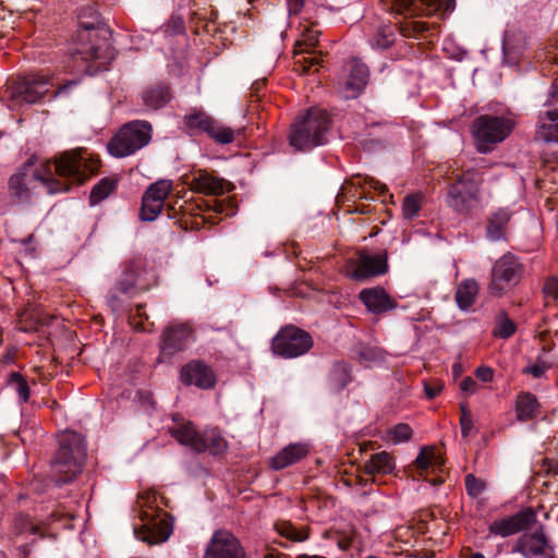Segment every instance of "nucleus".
Here are the masks:
<instances>
[{"instance_id": "864d4df0", "label": "nucleus", "mask_w": 558, "mask_h": 558, "mask_svg": "<svg viewBox=\"0 0 558 558\" xmlns=\"http://www.w3.org/2000/svg\"><path fill=\"white\" fill-rule=\"evenodd\" d=\"M141 287L137 277H132L131 280H128V283L121 282L120 283V290L123 293H129L133 288Z\"/></svg>"}, {"instance_id": "c85d7f7f", "label": "nucleus", "mask_w": 558, "mask_h": 558, "mask_svg": "<svg viewBox=\"0 0 558 558\" xmlns=\"http://www.w3.org/2000/svg\"><path fill=\"white\" fill-rule=\"evenodd\" d=\"M170 434L182 445L190 447L196 452H204V444L201 440L202 433H198L192 423H183L172 427Z\"/></svg>"}, {"instance_id": "6e6552de", "label": "nucleus", "mask_w": 558, "mask_h": 558, "mask_svg": "<svg viewBox=\"0 0 558 558\" xmlns=\"http://www.w3.org/2000/svg\"><path fill=\"white\" fill-rule=\"evenodd\" d=\"M153 126L145 120H133L123 124L107 144L111 156L123 158L131 156L149 144Z\"/></svg>"}, {"instance_id": "4be33fe9", "label": "nucleus", "mask_w": 558, "mask_h": 558, "mask_svg": "<svg viewBox=\"0 0 558 558\" xmlns=\"http://www.w3.org/2000/svg\"><path fill=\"white\" fill-rule=\"evenodd\" d=\"M348 69L349 74L339 82L338 89L343 98L354 99L361 94L367 83L368 70L364 63L356 60H352L348 64Z\"/></svg>"}, {"instance_id": "e433bc0d", "label": "nucleus", "mask_w": 558, "mask_h": 558, "mask_svg": "<svg viewBox=\"0 0 558 558\" xmlns=\"http://www.w3.org/2000/svg\"><path fill=\"white\" fill-rule=\"evenodd\" d=\"M424 195L422 193H412L407 195L402 202V216L404 219L412 220L422 208Z\"/></svg>"}, {"instance_id": "5fc2aeb1", "label": "nucleus", "mask_w": 558, "mask_h": 558, "mask_svg": "<svg viewBox=\"0 0 558 558\" xmlns=\"http://www.w3.org/2000/svg\"><path fill=\"white\" fill-rule=\"evenodd\" d=\"M288 3H289V11L290 12H293V13H298L303 4H304V0H288Z\"/></svg>"}, {"instance_id": "473e14b6", "label": "nucleus", "mask_w": 558, "mask_h": 558, "mask_svg": "<svg viewBox=\"0 0 558 558\" xmlns=\"http://www.w3.org/2000/svg\"><path fill=\"white\" fill-rule=\"evenodd\" d=\"M170 94L167 86H156L143 94V101L148 109L157 110L168 104Z\"/></svg>"}, {"instance_id": "052dcab7", "label": "nucleus", "mask_w": 558, "mask_h": 558, "mask_svg": "<svg viewBox=\"0 0 558 558\" xmlns=\"http://www.w3.org/2000/svg\"><path fill=\"white\" fill-rule=\"evenodd\" d=\"M171 210H172V207L170 205H168V207H167L168 217L174 218L175 216L171 214Z\"/></svg>"}, {"instance_id": "0e129e2a", "label": "nucleus", "mask_w": 558, "mask_h": 558, "mask_svg": "<svg viewBox=\"0 0 558 558\" xmlns=\"http://www.w3.org/2000/svg\"><path fill=\"white\" fill-rule=\"evenodd\" d=\"M299 558H324V557H319V556H303V557H299Z\"/></svg>"}, {"instance_id": "72a5a7b5", "label": "nucleus", "mask_w": 558, "mask_h": 558, "mask_svg": "<svg viewBox=\"0 0 558 558\" xmlns=\"http://www.w3.org/2000/svg\"><path fill=\"white\" fill-rule=\"evenodd\" d=\"M201 440L204 444V452L220 454L227 450V441L217 429H207L202 433Z\"/></svg>"}, {"instance_id": "4468645a", "label": "nucleus", "mask_w": 558, "mask_h": 558, "mask_svg": "<svg viewBox=\"0 0 558 558\" xmlns=\"http://www.w3.org/2000/svg\"><path fill=\"white\" fill-rule=\"evenodd\" d=\"M544 107L538 117L537 136L547 143H558V77L553 81Z\"/></svg>"}, {"instance_id": "f8f14e48", "label": "nucleus", "mask_w": 558, "mask_h": 558, "mask_svg": "<svg viewBox=\"0 0 558 558\" xmlns=\"http://www.w3.org/2000/svg\"><path fill=\"white\" fill-rule=\"evenodd\" d=\"M50 78L40 73L19 77L11 87V100L15 104H36L48 92Z\"/></svg>"}, {"instance_id": "20e7f679", "label": "nucleus", "mask_w": 558, "mask_h": 558, "mask_svg": "<svg viewBox=\"0 0 558 558\" xmlns=\"http://www.w3.org/2000/svg\"><path fill=\"white\" fill-rule=\"evenodd\" d=\"M90 11V21H85L83 14H80V27L77 33L78 47L76 54L83 60H98L101 64L107 63L112 58V49L109 41V29L100 22L98 14L93 9Z\"/></svg>"}, {"instance_id": "2eb2a0df", "label": "nucleus", "mask_w": 558, "mask_h": 558, "mask_svg": "<svg viewBox=\"0 0 558 558\" xmlns=\"http://www.w3.org/2000/svg\"><path fill=\"white\" fill-rule=\"evenodd\" d=\"M320 31L311 26L306 27L295 43L294 65L301 74H305L314 65H318L320 59L313 49L318 44Z\"/></svg>"}, {"instance_id": "a211bd4d", "label": "nucleus", "mask_w": 558, "mask_h": 558, "mask_svg": "<svg viewBox=\"0 0 558 558\" xmlns=\"http://www.w3.org/2000/svg\"><path fill=\"white\" fill-rule=\"evenodd\" d=\"M387 270L386 253L373 255L367 252H360L350 265L349 275L351 278L362 281L384 275Z\"/></svg>"}, {"instance_id": "6ab92c4d", "label": "nucleus", "mask_w": 558, "mask_h": 558, "mask_svg": "<svg viewBox=\"0 0 558 558\" xmlns=\"http://www.w3.org/2000/svg\"><path fill=\"white\" fill-rule=\"evenodd\" d=\"M536 522V512L527 508L511 517L494 521L488 530L492 534L507 537L524 531Z\"/></svg>"}, {"instance_id": "cd10ccee", "label": "nucleus", "mask_w": 558, "mask_h": 558, "mask_svg": "<svg viewBox=\"0 0 558 558\" xmlns=\"http://www.w3.org/2000/svg\"><path fill=\"white\" fill-rule=\"evenodd\" d=\"M511 217L512 211L508 208H498L492 211L487 218V238L494 242L506 239V232Z\"/></svg>"}, {"instance_id": "37998d69", "label": "nucleus", "mask_w": 558, "mask_h": 558, "mask_svg": "<svg viewBox=\"0 0 558 558\" xmlns=\"http://www.w3.org/2000/svg\"><path fill=\"white\" fill-rule=\"evenodd\" d=\"M412 428L405 423H399L389 432L390 440L393 444L409 441L412 437Z\"/></svg>"}, {"instance_id": "7c9ffc66", "label": "nucleus", "mask_w": 558, "mask_h": 558, "mask_svg": "<svg viewBox=\"0 0 558 558\" xmlns=\"http://www.w3.org/2000/svg\"><path fill=\"white\" fill-rule=\"evenodd\" d=\"M478 293V284L473 279L462 281L456 291V302L460 310H469L475 302Z\"/></svg>"}, {"instance_id": "423d86ee", "label": "nucleus", "mask_w": 558, "mask_h": 558, "mask_svg": "<svg viewBox=\"0 0 558 558\" xmlns=\"http://www.w3.org/2000/svg\"><path fill=\"white\" fill-rule=\"evenodd\" d=\"M482 183L481 174L474 169L457 175L447 192L448 206L459 215L471 216L482 205Z\"/></svg>"}, {"instance_id": "de8ad7c7", "label": "nucleus", "mask_w": 558, "mask_h": 558, "mask_svg": "<svg viewBox=\"0 0 558 558\" xmlns=\"http://www.w3.org/2000/svg\"><path fill=\"white\" fill-rule=\"evenodd\" d=\"M543 292L547 299L555 301L558 298V280L556 278L548 279L544 284Z\"/></svg>"}, {"instance_id": "1a4fd4ad", "label": "nucleus", "mask_w": 558, "mask_h": 558, "mask_svg": "<svg viewBox=\"0 0 558 558\" xmlns=\"http://www.w3.org/2000/svg\"><path fill=\"white\" fill-rule=\"evenodd\" d=\"M522 274L523 266L514 255H502L492 268V280L488 284L489 294L502 296L519 283Z\"/></svg>"}, {"instance_id": "c03bdc74", "label": "nucleus", "mask_w": 558, "mask_h": 558, "mask_svg": "<svg viewBox=\"0 0 558 558\" xmlns=\"http://www.w3.org/2000/svg\"><path fill=\"white\" fill-rule=\"evenodd\" d=\"M465 488L469 496L477 498L485 489V482L473 474H468L465 477Z\"/></svg>"}, {"instance_id": "9b49d317", "label": "nucleus", "mask_w": 558, "mask_h": 558, "mask_svg": "<svg viewBox=\"0 0 558 558\" xmlns=\"http://www.w3.org/2000/svg\"><path fill=\"white\" fill-rule=\"evenodd\" d=\"M86 151L75 149L66 151L54 162V171L58 175L70 178L81 184L97 171L98 162L88 160Z\"/></svg>"}, {"instance_id": "4d7b16f0", "label": "nucleus", "mask_w": 558, "mask_h": 558, "mask_svg": "<svg viewBox=\"0 0 558 558\" xmlns=\"http://www.w3.org/2000/svg\"><path fill=\"white\" fill-rule=\"evenodd\" d=\"M214 210L218 214H222L225 211V205L221 202L214 201Z\"/></svg>"}, {"instance_id": "b1692460", "label": "nucleus", "mask_w": 558, "mask_h": 558, "mask_svg": "<svg viewBox=\"0 0 558 558\" xmlns=\"http://www.w3.org/2000/svg\"><path fill=\"white\" fill-rule=\"evenodd\" d=\"M181 380L185 385H195L202 389H209L216 383L213 371L202 362H191L182 367Z\"/></svg>"}, {"instance_id": "f3484780", "label": "nucleus", "mask_w": 558, "mask_h": 558, "mask_svg": "<svg viewBox=\"0 0 558 558\" xmlns=\"http://www.w3.org/2000/svg\"><path fill=\"white\" fill-rule=\"evenodd\" d=\"M172 191L170 180H159L148 186L142 197L141 218L154 221L165 207V201Z\"/></svg>"}, {"instance_id": "393cba45", "label": "nucleus", "mask_w": 558, "mask_h": 558, "mask_svg": "<svg viewBox=\"0 0 558 558\" xmlns=\"http://www.w3.org/2000/svg\"><path fill=\"white\" fill-rule=\"evenodd\" d=\"M193 336V329L187 324L170 326L163 332L162 353L172 355L182 351Z\"/></svg>"}, {"instance_id": "6e6d98bb", "label": "nucleus", "mask_w": 558, "mask_h": 558, "mask_svg": "<svg viewBox=\"0 0 558 558\" xmlns=\"http://www.w3.org/2000/svg\"><path fill=\"white\" fill-rule=\"evenodd\" d=\"M76 85V81H69L64 85L60 86L54 93L53 97H57L58 95L64 94L69 88Z\"/></svg>"}, {"instance_id": "bf43d9fd", "label": "nucleus", "mask_w": 558, "mask_h": 558, "mask_svg": "<svg viewBox=\"0 0 558 558\" xmlns=\"http://www.w3.org/2000/svg\"><path fill=\"white\" fill-rule=\"evenodd\" d=\"M34 241V235L31 234L28 235L26 239H23L21 241V243L24 245V246H27L29 243H32Z\"/></svg>"}, {"instance_id": "13d9d810", "label": "nucleus", "mask_w": 558, "mask_h": 558, "mask_svg": "<svg viewBox=\"0 0 558 558\" xmlns=\"http://www.w3.org/2000/svg\"><path fill=\"white\" fill-rule=\"evenodd\" d=\"M398 558H432V556H428V555L421 556V555H417V554H407V555H401Z\"/></svg>"}, {"instance_id": "f704fd0d", "label": "nucleus", "mask_w": 558, "mask_h": 558, "mask_svg": "<svg viewBox=\"0 0 558 558\" xmlns=\"http://www.w3.org/2000/svg\"><path fill=\"white\" fill-rule=\"evenodd\" d=\"M351 381L350 368L344 362H337L330 371V385L336 391L343 389Z\"/></svg>"}, {"instance_id": "774afa93", "label": "nucleus", "mask_w": 558, "mask_h": 558, "mask_svg": "<svg viewBox=\"0 0 558 558\" xmlns=\"http://www.w3.org/2000/svg\"><path fill=\"white\" fill-rule=\"evenodd\" d=\"M555 474H558V468L555 470Z\"/></svg>"}, {"instance_id": "bb28decb", "label": "nucleus", "mask_w": 558, "mask_h": 558, "mask_svg": "<svg viewBox=\"0 0 558 558\" xmlns=\"http://www.w3.org/2000/svg\"><path fill=\"white\" fill-rule=\"evenodd\" d=\"M360 300L374 314H381L396 307L395 301L383 288H369L360 292Z\"/></svg>"}, {"instance_id": "338daca9", "label": "nucleus", "mask_w": 558, "mask_h": 558, "mask_svg": "<svg viewBox=\"0 0 558 558\" xmlns=\"http://www.w3.org/2000/svg\"><path fill=\"white\" fill-rule=\"evenodd\" d=\"M366 558H378V557H376V556H368V557H366Z\"/></svg>"}, {"instance_id": "ea45409f", "label": "nucleus", "mask_w": 558, "mask_h": 558, "mask_svg": "<svg viewBox=\"0 0 558 558\" xmlns=\"http://www.w3.org/2000/svg\"><path fill=\"white\" fill-rule=\"evenodd\" d=\"M8 383L16 391L21 402L25 403L28 401L29 387L20 373H11Z\"/></svg>"}, {"instance_id": "a878e982", "label": "nucleus", "mask_w": 558, "mask_h": 558, "mask_svg": "<svg viewBox=\"0 0 558 558\" xmlns=\"http://www.w3.org/2000/svg\"><path fill=\"white\" fill-rule=\"evenodd\" d=\"M310 453V446L306 442L290 444L275 454L269 465L274 470H282L302 461Z\"/></svg>"}, {"instance_id": "69168bd1", "label": "nucleus", "mask_w": 558, "mask_h": 558, "mask_svg": "<svg viewBox=\"0 0 558 558\" xmlns=\"http://www.w3.org/2000/svg\"><path fill=\"white\" fill-rule=\"evenodd\" d=\"M440 483H441V480H436V481H435V485H436V484H440Z\"/></svg>"}, {"instance_id": "2f4dec72", "label": "nucleus", "mask_w": 558, "mask_h": 558, "mask_svg": "<svg viewBox=\"0 0 558 558\" xmlns=\"http://www.w3.org/2000/svg\"><path fill=\"white\" fill-rule=\"evenodd\" d=\"M517 417L520 421H529L538 413V402L535 396L530 392L522 393L517 399Z\"/></svg>"}, {"instance_id": "f03ea898", "label": "nucleus", "mask_w": 558, "mask_h": 558, "mask_svg": "<svg viewBox=\"0 0 558 558\" xmlns=\"http://www.w3.org/2000/svg\"><path fill=\"white\" fill-rule=\"evenodd\" d=\"M157 494L146 490L137 495L133 512L142 524L134 527L135 536L149 545L166 542L173 531V519L161 510Z\"/></svg>"}, {"instance_id": "a19ab883", "label": "nucleus", "mask_w": 558, "mask_h": 558, "mask_svg": "<svg viewBox=\"0 0 558 558\" xmlns=\"http://www.w3.org/2000/svg\"><path fill=\"white\" fill-rule=\"evenodd\" d=\"M277 531L281 536L293 542H303L307 538V533L305 531L298 530L289 522H281L277 524Z\"/></svg>"}, {"instance_id": "3c124183", "label": "nucleus", "mask_w": 558, "mask_h": 558, "mask_svg": "<svg viewBox=\"0 0 558 558\" xmlns=\"http://www.w3.org/2000/svg\"><path fill=\"white\" fill-rule=\"evenodd\" d=\"M547 368L548 365L545 363H535L534 365L526 367L524 372L531 374L535 378H538L546 372Z\"/></svg>"}, {"instance_id": "7ed1b4c3", "label": "nucleus", "mask_w": 558, "mask_h": 558, "mask_svg": "<svg viewBox=\"0 0 558 558\" xmlns=\"http://www.w3.org/2000/svg\"><path fill=\"white\" fill-rule=\"evenodd\" d=\"M86 447L81 434L64 430L59 435V448L51 462L52 476L57 484L72 481L83 469Z\"/></svg>"}, {"instance_id": "4c0bfd02", "label": "nucleus", "mask_w": 558, "mask_h": 558, "mask_svg": "<svg viewBox=\"0 0 558 558\" xmlns=\"http://www.w3.org/2000/svg\"><path fill=\"white\" fill-rule=\"evenodd\" d=\"M117 186V182L114 180L105 178L100 180L90 192V203L97 204L108 197Z\"/></svg>"}, {"instance_id": "f257e3e1", "label": "nucleus", "mask_w": 558, "mask_h": 558, "mask_svg": "<svg viewBox=\"0 0 558 558\" xmlns=\"http://www.w3.org/2000/svg\"><path fill=\"white\" fill-rule=\"evenodd\" d=\"M39 185L45 186L49 193H59L69 189L66 184L54 179L50 161L31 156L9 178V196L16 204H26L36 195Z\"/></svg>"}, {"instance_id": "58836bf2", "label": "nucleus", "mask_w": 558, "mask_h": 558, "mask_svg": "<svg viewBox=\"0 0 558 558\" xmlns=\"http://www.w3.org/2000/svg\"><path fill=\"white\" fill-rule=\"evenodd\" d=\"M517 326L505 313H501L496 320L493 335L497 338L508 339L515 332Z\"/></svg>"}, {"instance_id": "e2e57ef3", "label": "nucleus", "mask_w": 558, "mask_h": 558, "mask_svg": "<svg viewBox=\"0 0 558 558\" xmlns=\"http://www.w3.org/2000/svg\"><path fill=\"white\" fill-rule=\"evenodd\" d=\"M471 558H485L482 554H474L471 556Z\"/></svg>"}, {"instance_id": "680f3d73", "label": "nucleus", "mask_w": 558, "mask_h": 558, "mask_svg": "<svg viewBox=\"0 0 558 558\" xmlns=\"http://www.w3.org/2000/svg\"><path fill=\"white\" fill-rule=\"evenodd\" d=\"M131 272H133V270H132V265H129V266L126 267L125 275H129V274H131Z\"/></svg>"}, {"instance_id": "ddd939ff", "label": "nucleus", "mask_w": 558, "mask_h": 558, "mask_svg": "<svg viewBox=\"0 0 558 558\" xmlns=\"http://www.w3.org/2000/svg\"><path fill=\"white\" fill-rule=\"evenodd\" d=\"M185 125L192 131L205 132L219 144H230L234 141V131L201 110H192L184 117Z\"/></svg>"}, {"instance_id": "0eeeda50", "label": "nucleus", "mask_w": 558, "mask_h": 558, "mask_svg": "<svg viewBox=\"0 0 558 558\" xmlns=\"http://www.w3.org/2000/svg\"><path fill=\"white\" fill-rule=\"evenodd\" d=\"M514 129V121L504 116L482 114L472 125L471 133L476 150L481 154L492 151L504 142Z\"/></svg>"}, {"instance_id": "49530a36", "label": "nucleus", "mask_w": 558, "mask_h": 558, "mask_svg": "<svg viewBox=\"0 0 558 558\" xmlns=\"http://www.w3.org/2000/svg\"><path fill=\"white\" fill-rule=\"evenodd\" d=\"M462 415L460 417V426H461V434L463 437L470 436L472 428H473V422L471 418L470 413L465 409L464 405L461 407Z\"/></svg>"}, {"instance_id": "aec40b11", "label": "nucleus", "mask_w": 558, "mask_h": 558, "mask_svg": "<svg viewBox=\"0 0 558 558\" xmlns=\"http://www.w3.org/2000/svg\"><path fill=\"white\" fill-rule=\"evenodd\" d=\"M525 558H554L553 548L542 530L521 535L512 549Z\"/></svg>"}, {"instance_id": "09e8293b", "label": "nucleus", "mask_w": 558, "mask_h": 558, "mask_svg": "<svg viewBox=\"0 0 558 558\" xmlns=\"http://www.w3.org/2000/svg\"><path fill=\"white\" fill-rule=\"evenodd\" d=\"M444 385L440 381L425 383L424 391L428 399H434L442 390Z\"/></svg>"}, {"instance_id": "8fccbe9b", "label": "nucleus", "mask_w": 558, "mask_h": 558, "mask_svg": "<svg viewBox=\"0 0 558 558\" xmlns=\"http://www.w3.org/2000/svg\"><path fill=\"white\" fill-rule=\"evenodd\" d=\"M475 375L480 380L488 383L494 377V371L488 366H480L476 369Z\"/></svg>"}, {"instance_id": "c756f323", "label": "nucleus", "mask_w": 558, "mask_h": 558, "mask_svg": "<svg viewBox=\"0 0 558 558\" xmlns=\"http://www.w3.org/2000/svg\"><path fill=\"white\" fill-rule=\"evenodd\" d=\"M396 469L393 457L387 451L374 453L364 463V472L367 475H386L390 474Z\"/></svg>"}, {"instance_id": "c9c22d12", "label": "nucleus", "mask_w": 558, "mask_h": 558, "mask_svg": "<svg viewBox=\"0 0 558 558\" xmlns=\"http://www.w3.org/2000/svg\"><path fill=\"white\" fill-rule=\"evenodd\" d=\"M414 465L422 476L423 472H426L429 468L440 465V457L433 447H424L416 457Z\"/></svg>"}, {"instance_id": "5701e85b", "label": "nucleus", "mask_w": 558, "mask_h": 558, "mask_svg": "<svg viewBox=\"0 0 558 558\" xmlns=\"http://www.w3.org/2000/svg\"><path fill=\"white\" fill-rule=\"evenodd\" d=\"M193 191L206 195L219 196L233 189V184L225 179L215 177L206 170H196L191 181Z\"/></svg>"}, {"instance_id": "412c9836", "label": "nucleus", "mask_w": 558, "mask_h": 558, "mask_svg": "<svg viewBox=\"0 0 558 558\" xmlns=\"http://www.w3.org/2000/svg\"><path fill=\"white\" fill-rule=\"evenodd\" d=\"M456 0H391L390 9L407 15L432 14L435 11H451Z\"/></svg>"}, {"instance_id": "79ce46f5", "label": "nucleus", "mask_w": 558, "mask_h": 558, "mask_svg": "<svg viewBox=\"0 0 558 558\" xmlns=\"http://www.w3.org/2000/svg\"><path fill=\"white\" fill-rule=\"evenodd\" d=\"M393 43V31L391 26L380 27L371 40L373 47L386 49Z\"/></svg>"}, {"instance_id": "dca6fc26", "label": "nucleus", "mask_w": 558, "mask_h": 558, "mask_svg": "<svg viewBox=\"0 0 558 558\" xmlns=\"http://www.w3.org/2000/svg\"><path fill=\"white\" fill-rule=\"evenodd\" d=\"M204 558H247L241 542L229 531L218 530L214 532Z\"/></svg>"}, {"instance_id": "39448f33", "label": "nucleus", "mask_w": 558, "mask_h": 558, "mask_svg": "<svg viewBox=\"0 0 558 558\" xmlns=\"http://www.w3.org/2000/svg\"><path fill=\"white\" fill-rule=\"evenodd\" d=\"M330 118L326 110L311 108L299 117L291 126L290 145L295 150H308L327 142Z\"/></svg>"}, {"instance_id": "9d476101", "label": "nucleus", "mask_w": 558, "mask_h": 558, "mask_svg": "<svg viewBox=\"0 0 558 558\" xmlns=\"http://www.w3.org/2000/svg\"><path fill=\"white\" fill-rule=\"evenodd\" d=\"M312 347V336L293 325L282 327L271 341L272 352L284 359L304 355Z\"/></svg>"}, {"instance_id": "a18cd8bd", "label": "nucleus", "mask_w": 558, "mask_h": 558, "mask_svg": "<svg viewBox=\"0 0 558 558\" xmlns=\"http://www.w3.org/2000/svg\"><path fill=\"white\" fill-rule=\"evenodd\" d=\"M14 529L17 533H31L35 534L38 530L37 525H35L28 515L20 514L14 522Z\"/></svg>"}, {"instance_id": "603ef678", "label": "nucleus", "mask_w": 558, "mask_h": 558, "mask_svg": "<svg viewBox=\"0 0 558 558\" xmlns=\"http://www.w3.org/2000/svg\"><path fill=\"white\" fill-rule=\"evenodd\" d=\"M460 388L463 392L468 395H472L476 391V381L471 377H465L461 384Z\"/></svg>"}]
</instances>
